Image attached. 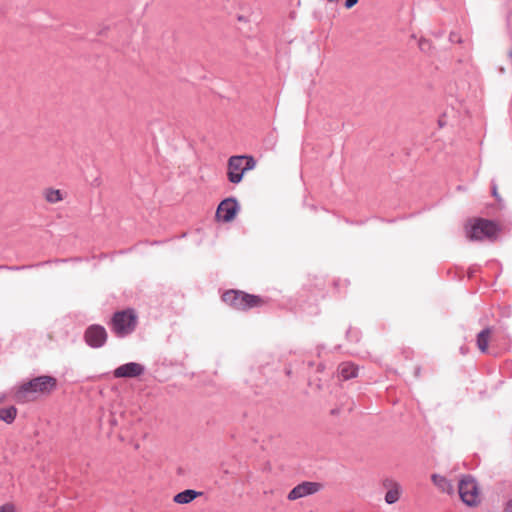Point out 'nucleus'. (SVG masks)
I'll return each instance as SVG.
<instances>
[{
    "label": "nucleus",
    "instance_id": "nucleus-12",
    "mask_svg": "<svg viewBox=\"0 0 512 512\" xmlns=\"http://www.w3.org/2000/svg\"><path fill=\"white\" fill-rule=\"evenodd\" d=\"M358 368L349 362H344L339 365L338 373L343 380H349L357 376Z\"/></svg>",
    "mask_w": 512,
    "mask_h": 512
},
{
    "label": "nucleus",
    "instance_id": "nucleus-20",
    "mask_svg": "<svg viewBox=\"0 0 512 512\" xmlns=\"http://www.w3.org/2000/svg\"><path fill=\"white\" fill-rule=\"evenodd\" d=\"M503 512H512V499L506 503Z\"/></svg>",
    "mask_w": 512,
    "mask_h": 512
},
{
    "label": "nucleus",
    "instance_id": "nucleus-15",
    "mask_svg": "<svg viewBox=\"0 0 512 512\" xmlns=\"http://www.w3.org/2000/svg\"><path fill=\"white\" fill-rule=\"evenodd\" d=\"M44 198L48 203L55 204L63 200V193L59 189L47 188L43 192Z\"/></svg>",
    "mask_w": 512,
    "mask_h": 512
},
{
    "label": "nucleus",
    "instance_id": "nucleus-1",
    "mask_svg": "<svg viewBox=\"0 0 512 512\" xmlns=\"http://www.w3.org/2000/svg\"><path fill=\"white\" fill-rule=\"evenodd\" d=\"M57 387V379L43 375L36 377L18 386L14 392L16 401L24 403L36 399L42 395L52 393Z\"/></svg>",
    "mask_w": 512,
    "mask_h": 512
},
{
    "label": "nucleus",
    "instance_id": "nucleus-22",
    "mask_svg": "<svg viewBox=\"0 0 512 512\" xmlns=\"http://www.w3.org/2000/svg\"><path fill=\"white\" fill-rule=\"evenodd\" d=\"M4 399V396L0 397V402Z\"/></svg>",
    "mask_w": 512,
    "mask_h": 512
},
{
    "label": "nucleus",
    "instance_id": "nucleus-5",
    "mask_svg": "<svg viewBox=\"0 0 512 512\" xmlns=\"http://www.w3.org/2000/svg\"><path fill=\"white\" fill-rule=\"evenodd\" d=\"M222 299L226 304L238 310L257 307L262 303L259 297L236 290L225 292Z\"/></svg>",
    "mask_w": 512,
    "mask_h": 512
},
{
    "label": "nucleus",
    "instance_id": "nucleus-17",
    "mask_svg": "<svg viewBox=\"0 0 512 512\" xmlns=\"http://www.w3.org/2000/svg\"><path fill=\"white\" fill-rule=\"evenodd\" d=\"M17 415V409L14 406L0 409V420L10 424L12 423Z\"/></svg>",
    "mask_w": 512,
    "mask_h": 512
},
{
    "label": "nucleus",
    "instance_id": "nucleus-8",
    "mask_svg": "<svg viewBox=\"0 0 512 512\" xmlns=\"http://www.w3.org/2000/svg\"><path fill=\"white\" fill-rule=\"evenodd\" d=\"M239 211L238 202L234 198L223 200L216 211V218L219 221L230 222L232 221Z\"/></svg>",
    "mask_w": 512,
    "mask_h": 512
},
{
    "label": "nucleus",
    "instance_id": "nucleus-4",
    "mask_svg": "<svg viewBox=\"0 0 512 512\" xmlns=\"http://www.w3.org/2000/svg\"><path fill=\"white\" fill-rule=\"evenodd\" d=\"M256 162L251 156H232L228 160V179L233 184L242 181L246 171L254 169Z\"/></svg>",
    "mask_w": 512,
    "mask_h": 512
},
{
    "label": "nucleus",
    "instance_id": "nucleus-7",
    "mask_svg": "<svg viewBox=\"0 0 512 512\" xmlns=\"http://www.w3.org/2000/svg\"><path fill=\"white\" fill-rule=\"evenodd\" d=\"M84 338L90 347L100 348L107 341V332L103 326L91 325L86 329Z\"/></svg>",
    "mask_w": 512,
    "mask_h": 512
},
{
    "label": "nucleus",
    "instance_id": "nucleus-2",
    "mask_svg": "<svg viewBox=\"0 0 512 512\" xmlns=\"http://www.w3.org/2000/svg\"><path fill=\"white\" fill-rule=\"evenodd\" d=\"M498 230L494 222L484 219L472 220L465 226L466 236L472 241L493 240Z\"/></svg>",
    "mask_w": 512,
    "mask_h": 512
},
{
    "label": "nucleus",
    "instance_id": "nucleus-18",
    "mask_svg": "<svg viewBox=\"0 0 512 512\" xmlns=\"http://www.w3.org/2000/svg\"><path fill=\"white\" fill-rule=\"evenodd\" d=\"M17 506L12 502L4 503L0 506V512H17Z\"/></svg>",
    "mask_w": 512,
    "mask_h": 512
},
{
    "label": "nucleus",
    "instance_id": "nucleus-23",
    "mask_svg": "<svg viewBox=\"0 0 512 512\" xmlns=\"http://www.w3.org/2000/svg\"><path fill=\"white\" fill-rule=\"evenodd\" d=\"M4 399V396L0 397V402Z\"/></svg>",
    "mask_w": 512,
    "mask_h": 512
},
{
    "label": "nucleus",
    "instance_id": "nucleus-3",
    "mask_svg": "<svg viewBox=\"0 0 512 512\" xmlns=\"http://www.w3.org/2000/svg\"><path fill=\"white\" fill-rule=\"evenodd\" d=\"M138 317L134 310L127 309L116 312L111 320L112 331L118 337H126L130 335L137 326Z\"/></svg>",
    "mask_w": 512,
    "mask_h": 512
},
{
    "label": "nucleus",
    "instance_id": "nucleus-13",
    "mask_svg": "<svg viewBox=\"0 0 512 512\" xmlns=\"http://www.w3.org/2000/svg\"><path fill=\"white\" fill-rule=\"evenodd\" d=\"M199 495H200L199 492L192 490V489H187V490H184V491L176 494L174 496L173 500L177 504H188V503L192 502L194 499H196L197 496H199Z\"/></svg>",
    "mask_w": 512,
    "mask_h": 512
},
{
    "label": "nucleus",
    "instance_id": "nucleus-9",
    "mask_svg": "<svg viewBox=\"0 0 512 512\" xmlns=\"http://www.w3.org/2000/svg\"><path fill=\"white\" fill-rule=\"evenodd\" d=\"M322 485L318 482L305 481L295 486L288 494L290 501H295L317 493Z\"/></svg>",
    "mask_w": 512,
    "mask_h": 512
},
{
    "label": "nucleus",
    "instance_id": "nucleus-14",
    "mask_svg": "<svg viewBox=\"0 0 512 512\" xmlns=\"http://www.w3.org/2000/svg\"><path fill=\"white\" fill-rule=\"evenodd\" d=\"M401 492V486L398 483L393 482L388 491L386 492L385 502L387 504L396 503L400 498Z\"/></svg>",
    "mask_w": 512,
    "mask_h": 512
},
{
    "label": "nucleus",
    "instance_id": "nucleus-21",
    "mask_svg": "<svg viewBox=\"0 0 512 512\" xmlns=\"http://www.w3.org/2000/svg\"><path fill=\"white\" fill-rule=\"evenodd\" d=\"M328 2H331V3H336L338 2L339 0H327Z\"/></svg>",
    "mask_w": 512,
    "mask_h": 512
},
{
    "label": "nucleus",
    "instance_id": "nucleus-19",
    "mask_svg": "<svg viewBox=\"0 0 512 512\" xmlns=\"http://www.w3.org/2000/svg\"><path fill=\"white\" fill-rule=\"evenodd\" d=\"M359 0H346L345 1V7L347 9H350L352 8L354 5H356L358 3Z\"/></svg>",
    "mask_w": 512,
    "mask_h": 512
},
{
    "label": "nucleus",
    "instance_id": "nucleus-6",
    "mask_svg": "<svg viewBox=\"0 0 512 512\" xmlns=\"http://www.w3.org/2000/svg\"><path fill=\"white\" fill-rule=\"evenodd\" d=\"M458 492L461 500L467 506H477L481 501L480 490L476 480L469 476H463L458 484Z\"/></svg>",
    "mask_w": 512,
    "mask_h": 512
},
{
    "label": "nucleus",
    "instance_id": "nucleus-16",
    "mask_svg": "<svg viewBox=\"0 0 512 512\" xmlns=\"http://www.w3.org/2000/svg\"><path fill=\"white\" fill-rule=\"evenodd\" d=\"M491 330L484 329L477 336V346L481 352H486L490 340Z\"/></svg>",
    "mask_w": 512,
    "mask_h": 512
},
{
    "label": "nucleus",
    "instance_id": "nucleus-10",
    "mask_svg": "<svg viewBox=\"0 0 512 512\" xmlns=\"http://www.w3.org/2000/svg\"><path fill=\"white\" fill-rule=\"evenodd\" d=\"M145 372V367L137 362H129L117 367L113 375L115 378H135Z\"/></svg>",
    "mask_w": 512,
    "mask_h": 512
},
{
    "label": "nucleus",
    "instance_id": "nucleus-11",
    "mask_svg": "<svg viewBox=\"0 0 512 512\" xmlns=\"http://www.w3.org/2000/svg\"><path fill=\"white\" fill-rule=\"evenodd\" d=\"M431 480L434 485L443 493L452 494L454 491L453 484L444 476L433 474Z\"/></svg>",
    "mask_w": 512,
    "mask_h": 512
}]
</instances>
